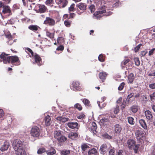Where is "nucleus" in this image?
<instances>
[{
    "mask_svg": "<svg viewBox=\"0 0 155 155\" xmlns=\"http://www.w3.org/2000/svg\"><path fill=\"white\" fill-rule=\"evenodd\" d=\"M12 146L16 155H26L24 146L22 142L18 139L14 140L12 143Z\"/></svg>",
    "mask_w": 155,
    "mask_h": 155,
    "instance_id": "obj_1",
    "label": "nucleus"
},
{
    "mask_svg": "<svg viewBox=\"0 0 155 155\" xmlns=\"http://www.w3.org/2000/svg\"><path fill=\"white\" fill-rule=\"evenodd\" d=\"M7 55L4 53H2L0 55V58L2 59L4 63L7 64L9 62H11L12 64L15 63V65H17L20 64V62L17 56H15L8 57L7 56Z\"/></svg>",
    "mask_w": 155,
    "mask_h": 155,
    "instance_id": "obj_2",
    "label": "nucleus"
},
{
    "mask_svg": "<svg viewBox=\"0 0 155 155\" xmlns=\"http://www.w3.org/2000/svg\"><path fill=\"white\" fill-rule=\"evenodd\" d=\"M54 137L59 142H63L66 140L67 138L63 136L60 130L55 131L54 133Z\"/></svg>",
    "mask_w": 155,
    "mask_h": 155,
    "instance_id": "obj_3",
    "label": "nucleus"
},
{
    "mask_svg": "<svg viewBox=\"0 0 155 155\" xmlns=\"http://www.w3.org/2000/svg\"><path fill=\"white\" fill-rule=\"evenodd\" d=\"M31 135L34 137H38L40 134L39 128L37 127H34L32 128L30 133Z\"/></svg>",
    "mask_w": 155,
    "mask_h": 155,
    "instance_id": "obj_4",
    "label": "nucleus"
},
{
    "mask_svg": "<svg viewBox=\"0 0 155 155\" xmlns=\"http://www.w3.org/2000/svg\"><path fill=\"white\" fill-rule=\"evenodd\" d=\"M76 6L78 8L77 12L78 14L80 15L82 12H81L79 10H78V8L81 10L84 11L86 10L87 5L84 3H80L77 5Z\"/></svg>",
    "mask_w": 155,
    "mask_h": 155,
    "instance_id": "obj_5",
    "label": "nucleus"
},
{
    "mask_svg": "<svg viewBox=\"0 0 155 155\" xmlns=\"http://www.w3.org/2000/svg\"><path fill=\"white\" fill-rule=\"evenodd\" d=\"M71 89L74 91H80L81 90L80 84L78 82H74L71 85Z\"/></svg>",
    "mask_w": 155,
    "mask_h": 155,
    "instance_id": "obj_6",
    "label": "nucleus"
},
{
    "mask_svg": "<svg viewBox=\"0 0 155 155\" xmlns=\"http://www.w3.org/2000/svg\"><path fill=\"white\" fill-rule=\"evenodd\" d=\"M55 22V20L50 17H47L44 22V24L48 25L50 26H52L54 25Z\"/></svg>",
    "mask_w": 155,
    "mask_h": 155,
    "instance_id": "obj_7",
    "label": "nucleus"
},
{
    "mask_svg": "<svg viewBox=\"0 0 155 155\" xmlns=\"http://www.w3.org/2000/svg\"><path fill=\"white\" fill-rule=\"evenodd\" d=\"M108 144L104 143L100 146L99 149L100 153L103 155L106 154L108 149Z\"/></svg>",
    "mask_w": 155,
    "mask_h": 155,
    "instance_id": "obj_8",
    "label": "nucleus"
},
{
    "mask_svg": "<svg viewBox=\"0 0 155 155\" xmlns=\"http://www.w3.org/2000/svg\"><path fill=\"white\" fill-rule=\"evenodd\" d=\"M127 144L128 147L130 149H136L137 146L135 144V141L133 140L129 139L127 142Z\"/></svg>",
    "mask_w": 155,
    "mask_h": 155,
    "instance_id": "obj_9",
    "label": "nucleus"
},
{
    "mask_svg": "<svg viewBox=\"0 0 155 155\" xmlns=\"http://www.w3.org/2000/svg\"><path fill=\"white\" fill-rule=\"evenodd\" d=\"M106 11L105 10H101L98 11H96L94 13V15L95 16V18H97L101 17L103 15V14L105 13Z\"/></svg>",
    "mask_w": 155,
    "mask_h": 155,
    "instance_id": "obj_10",
    "label": "nucleus"
},
{
    "mask_svg": "<svg viewBox=\"0 0 155 155\" xmlns=\"http://www.w3.org/2000/svg\"><path fill=\"white\" fill-rule=\"evenodd\" d=\"M38 12L40 13H44L46 10V8L44 5H38L36 7Z\"/></svg>",
    "mask_w": 155,
    "mask_h": 155,
    "instance_id": "obj_11",
    "label": "nucleus"
},
{
    "mask_svg": "<svg viewBox=\"0 0 155 155\" xmlns=\"http://www.w3.org/2000/svg\"><path fill=\"white\" fill-rule=\"evenodd\" d=\"M134 100V93H131L128 95L127 98V102L128 104H130L133 102Z\"/></svg>",
    "mask_w": 155,
    "mask_h": 155,
    "instance_id": "obj_12",
    "label": "nucleus"
},
{
    "mask_svg": "<svg viewBox=\"0 0 155 155\" xmlns=\"http://www.w3.org/2000/svg\"><path fill=\"white\" fill-rule=\"evenodd\" d=\"M68 137L71 139L76 140L78 138V135L76 133L71 132L69 134Z\"/></svg>",
    "mask_w": 155,
    "mask_h": 155,
    "instance_id": "obj_13",
    "label": "nucleus"
},
{
    "mask_svg": "<svg viewBox=\"0 0 155 155\" xmlns=\"http://www.w3.org/2000/svg\"><path fill=\"white\" fill-rule=\"evenodd\" d=\"M2 12L4 14H7L8 15H10L11 12L10 7L8 5H5L3 7Z\"/></svg>",
    "mask_w": 155,
    "mask_h": 155,
    "instance_id": "obj_14",
    "label": "nucleus"
},
{
    "mask_svg": "<svg viewBox=\"0 0 155 155\" xmlns=\"http://www.w3.org/2000/svg\"><path fill=\"white\" fill-rule=\"evenodd\" d=\"M68 126L71 129H78L79 127L78 123L76 122H68Z\"/></svg>",
    "mask_w": 155,
    "mask_h": 155,
    "instance_id": "obj_15",
    "label": "nucleus"
},
{
    "mask_svg": "<svg viewBox=\"0 0 155 155\" xmlns=\"http://www.w3.org/2000/svg\"><path fill=\"white\" fill-rule=\"evenodd\" d=\"M135 135L137 139H140L144 135L143 132L141 130H137L135 132Z\"/></svg>",
    "mask_w": 155,
    "mask_h": 155,
    "instance_id": "obj_16",
    "label": "nucleus"
},
{
    "mask_svg": "<svg viewBox=\"0 0 155 155\" xmlns=\"http://www.w3.org/2000/svg\"><path fill=\"white\" fill-rule=\"evenodd\" d=\"M56 119L59 121V123H64L68 120L69 119L68 118L65 117H58L56 118Z\"/></svg>",
    "mask_w": 155,
    "mask_h": 155,
    "instance_id": "obj_17",
    "label": "nucleus"
},
{
    "mask_svg": "<svg viewBox=\"0 0 155 155\" xmlns=\"http://www.w3.org/2000/svg\"><path fill=\"white\" fill-rule=\"evenodd\" d=\"M67 0H60L58 2V4L60 7H64L67 4Z\"/></svg>",
    "mask_w": 155,
    "mask_h": 155,
    "instance_id": "obj_18",
    "label": "nucleus"
},
{
    "mask_svg": "<svg viewBox=\"0 0 155 155\" xmlns=\"http://www.w3.org/2000/svg\"><path fill=\"white\" fill-rule=\"evenodd\" d=\"M88 154H93L94 155H98V149L93 148L88 152Z\"/></svg>",
    "mask_w": 155,
    "mask_h": 155,
    "instance_id": "obj_19",
    "label": "nucleus"
},
{
    "mask_svg": "<svg viewBox=\"0 0 155 155\" xmlns=\"http://www.w3.org/2000/svg\"><path fill=\"white\" fill-rule=\"evenodd\" d=\"M9 146V143L8 142H4V144L1 148V150L2 151L7 150L8 149Z\"/></svg>",
    "mask_w": 155,
    "mask_h": 155,
    "instance_id": "obj_20",
    "label": "nucleus"
},
{
    "mask_svg": "<svg viewBox=\"0 0 155 155\" xmlns=\"http://www.w3.org/2000/svg\"><path fill=\"white\" fill-rule=\"evenodd\" d=\"M45 124L47 126L50 125L51 123V118L49 115H47L45 117Z\"/></svg>",
    "mask_w": 155,
    "mask_h": 155,
    "instance_id": "obj_21",
    "label": "nucleus"
},
{
    "mask_svg": "<svg viewBox=\"0 0 155 155\" xmlns=\"http://www.w3.org/2000/svg\"><path fill=\"white\" fill-rule=\"evenodd\" d=\"M145 114L146 118L150 120L153 117L151 112L149 110H146L145 112Z\"/></svg>",
    "mask_w": 155,
    "mask_h": 155,
    "instance_id": "obj_22",
    "label": "nucleus"
},
{
    "mask_svg": "<svg viewBox=\"0 0 155 155\" xmlns=\"http://www.w3.org/2000/svg\"><path fill=\"white\" fill-rule=\"evenodd\" d=\"M139 122L141 127L144 129L147 130V127L146 123L144 120H140L139 121Z\"/></svg>",
    "mask_w": 155,
    "mask_h": 155,
    "instance_id": "obj_23",
    "label": "nucleus"
},
{
    "mask_svg": "<svg viewBox=\"0 0 155 155\" xmlns=\"http://www.w3.org/2000/svg\"><path fill=\"white\" fill-rule=\"evenodd\" d=\"M134 78V76L133 73H130L129 75L128 79V83H132Z\"/></svg>",
    "mask_w": 155,
    "mask_h": 155,
    "instance_id": "obj_24",
    "label": "nucleus"
},
{
    "mask_svg": "<svg viewBox=\"0 0 155 155\" xmlns=\"http://www.w3.org/2000/svg\"><path fill=\"white\" fill-rule=\"evenodd\" d=\"M56 153L55 150L53 148L51 147L47 151V153L48 155H53Z\"/></svg>",
    "mask_w": 155,
    "mask_h": 155,
    "instance_id": "obj_25",
    "label": "nucleus"
},
{
    "mask_svg": "<svg viewBox=\"0 0 155 155\" xmlns=\"http://www.w3.org/2000/svg\"><path fill=\"white\" fill-rule=\"evenodd\" d=\"M107 75L105 72H102L99 73V77L100 79L104 80L105 78Z\"/></svg>",
    "mask_w": 155,
    "mask_h": 155,
    "instance_id": "obj_26",
    "label": "nucleus"
},
{
    "mask_svg": "<svg viewBox=\"0 0 155 155\" xmlns=\"http://www.w3.org/2000/svg\"><path fill=\"white\" fill-rule=\"evenodd\" d=\"M122 130V128L120 125L119 124H116L115 126V131L116 133H120Z\"/></svg>",
    "mask_w": 155,
    "mask_h": 155,
    "instance_id": "obj_27",
    "label": "nucleus"
},
{
    "mask_svg": "<svg viewBox=\"0 0 155 155\" xmlns=\"http://www.w3.org/2000/svg\"><path fill=\"white\" fill-rule=\"evenodd\" d=\"M38 26L35 25H31L28 27V28L34 31H35L38 29Z\"/></svg>",
    "mask_w": 155,
    "mask_h": 155,
    "instance_id": "obj_28",
    "label": "nucleus"
},
{
    "mask_svg": "<svg viewBox=\"0 0 155 155\" xmlns=\"http://www.w3.org/2000/svg\"><path fill=\"white\" fill-rule=\"evenodd\" d=\"M91 130L94 132H96V130L97 128V125L95 123L92 122L91 124Z\"/></svg>",
    "mask_w": 155,
    "mask_h": 155,
    "instance_id": "obj_29",
    "label": "nucleus"
},
{
    "mask_svg": "<svg viewBox=\"0 0 155 155\" xmlns=\"http://www.w3.org/2000/svg\"><path fill=\"white\" fill-rule=\"evenodd\" d=\"M34 59L36 63H39L41 60V58L39 55L37 54H35L34 55Z\"/></svg>",
    "mask_w": 155,
    "mask_h": 155,
    "instance_id": "obj_30",
    "label": "nucleus"
},
{
    "mask_svg": "<svg viewBox=\"0 0 155 155\" xmlns=\"http://www.w3.org/2000/svg\"><path fill=\"white\" fill-rule=\"evenodd\" d=\"M128 122L130 124L133 125L134 124L135 122L133 118L131 117H129L127 118Z\"/></svg>",
    "mask_w": 155,
    "mask_h": 155,
    "instance_id": "obj_31",
    "label": "nucleus"
},
{
    "mask_svg": "<svg viewBox=\"0 0 155 155\" xmlns=\"http://www.w3.org/2000/svg\"><path fill=\"white\" fill-rule=\"evenodd\" d=\"M70 151L69 150H64L61 152V155H68L70 154Z\"/></svg>",
    "mask_w": 155,
    "mask_h": 155,
    "instance_id": "obj_32",
    "label": "nucleus"
},
{
    "mask_svg": "<svg viewBox=\"0 0 155 155\" xmlns=\"http://www.w3.org/2000/svg\"><path fill=\"white\" fill-rule=\"evenodd\" d=\"M85 115L82 113H80L77 115V117L80 119H83L85 117Z\"/></svg>",
    "mask_w": 155,
    "mask_h": 155,
    "instance_id": "obj_33",
    "label": "nucleus"
},
{
    "mask_svg": "<svg viewBox=\"0 0 155 155\" xmlns=\"http://www.w3.org/2000/svg\"><path fill=\"white\" fill-rule=\"evenodd\" d=\"M115 149L114 148H112L109 151V155H115Z\"/></svg>",
    "mask_w": 155,
    "mask_h": 155,
    "instance_id": "obj_34",
    "label": "nucleus"
},
{
    "mask_svg": "<svg viewBox=\"0 0 155 155\" xmlns=\"http://www.w3.org/2000/svg\"><path fill=\"white\" fill-rule=\"evenodd\" d=\"M131 110L134 113H136L138 110V107L136 105H133L131 108Z\"/></svg>",
    "mask_w": 155,
    "mask_h": 155,
    "instance_id": "obj_35",
    "label": "nucleus"
},
{
    "mask_svg": "<svg viewBox=\"0 0 155 155\" xmlns=\"http://www.w3.org/2000/svg\"><path fill=\"white\" fill-rule=\"evenodd\" d=\"M57 41L59 44H62L64 41V38L62 37H58L57 39Z\"/></svg>",
    "mask_w": 155,
    "mask_h": 155,
    "instance_id": "obj_36",
    "label": "nucleus"
},
{
    "mask_svg": "<svg viewBox=\"0 0 155 155\" xmlns=\"http://www.w3.org/2000/svg\"><path fill=\"white\" fill-rule=\"evenodd\" d=\"M135 64L137 66H139L140 65V61L138 58H135L134 59Z\"/></svg>",
    "mask_w": 155,
    "mask_h": 155,
    "instance_id": "obj_37",
    "label": "nucleus"
},
{
    "mask_svg": "<svg viewBox=\"0 0 155 155\" xmlns=\"http://www.w3.org/2000/svg\"><path fill=\"white\" fill-rule=\"evenodd\" d=\"M89 145L87 144H84L81 146V148L82 150L84 151L86 149L89 148Z\"/></svg>",
    "mask_w": 155,
    "mask_h": 155,
    "instance_id": "obj_38",
    "label": "nucleus"
},
{
    "mask_svg": "<svg viewBox=\"0 0 155 155\" xmlns=\"http://www.w3.org/2000/svg\"><path fill=\"white\" fill-rule=\"evenodd\" d=\"M47 36L50 38H54V34L53 33H51L47 31L46 32Z\"/></svg>",
    "mask_w": 155,
    "mask_h": 155,
    "instance_id": "obj_39",
    "label": "nucleus"
},
{
    "mask_svg": "<svg viewBox=\"0 0 155 155\" xmlns=\"http://www.w3.org/2000/svg\"><path fill=\"white\" fill-rule=\"evenodd\" d=\"M46 151L45 150L44 148H41L39 149L37 151V153L38 154H41L44 153Z\"/></svg>",
    "mask_w": 155,
    "mask_h": 155,
    "instance_id": "obj_40",
    "label": "nucleus"
},
{
    "mask_svg": "<svg viewBox=\"0 0 155 155\" xmlns=\"http://www.w3.org/2000/svg\"><path fill=\"white\" fill-rule=\"evenodd\" d=\"M98 58V60L101 62H103L104 61V57L102 54L99 56Z\"/></svg>",
    "mask_w": 155,
    "mask_h": 155,
    "instance_id": "obj_41",
    "label": "nucleus"
},
{
    "mask_svg": "<svg viewBox=\"0 0 155 155\" xmlns=\"http://www.w3.org/2000/svg\"><path fill=\"white\" fill-rule=\"evenodd\" d=\"M53 3V0H47L45 2V4L47 5L51 6Z\"/></svg>",
    "mask_w": 155,
    "mask_h": 155,
    "instance_id": "obj_42",
    "label": "nucleus"
},
{
    "mask_svg": "<svg viewBox=\"0 0 155 155\" xmlns=\"http://www.w3.org/2000/svg\"><path fill=\"white\" fill-rule=\"evenodd\" d=\"M75 5L74 4H71L70 6V7L69 8V11H72L74 12L75 10L74 8V6Z\"/></svg>",
    "mask_w": 155,
    "mask_h": 155,
    "instance_id": "obj_43",
    "label": "nucleus"
},
{
    "mask_svg": "<svg viewBox=\"0 0 155 155\" xmlns=\"http://www.w3.org/2000/svg\"><path fill=\"white\" fill-rule=\"evenodd\" d=\"M89 9L90 10L91 13L94 12L95 11V6L94 5H91L89 8Z\"/></svg>",
    "mask_w": 155,
    "mask_h": 155,
    "instance_id": "obj_44",
    "label": "nucleus"
},
{
    "mask_svg": "<svg viewBox=\"0 0 155 155\" xmlns=\"http://www.w3.org/2000/svg\"><path fill=\"white\" fill-rule=\"evenodd\" d=\"M74 107L79 110H82V108L81 105L78 103L75 104L74 105Z\"/></svg>",
    "mask_w": 155,
    "mask_h": 155,
    "instance_id": "obj_45",
    "label": "nucleus"
},
{
    "mask_svg": "<svg viewBox=\"0 0 155 155\" xmlns=\"http://www.w3.org/2000/svg\"><path fill=\"white\" fill-rule=\"evenodd\" d=\"M25 51L27 52H29L31 53V55L30 54V57H31V56H33V52L32 51V50L30 48H26Z\"/></svg>",
    "mask_w": 155,
    "mask_h": 155,
    "instance_id": "obj_46",
    "label": "nucleus"
},
{
    "mask_svg": "<svg viewBox=\"0 0 155 155\" xmlns=\"http://www.w3.org/2000/svg\"><path fill=\"white\" fill-rule=\"evenodd\" d=\"M71 23V21L68 20L65 21H64L65 25L67 27H69Z\"/></svg>",
    "mask_w": 155,
    "mask_h": 155,
    "instance_id": "obj_47",
    "label": "nucleus"
},
{
    "mask_svg": "<svg viewBox=\"0 0 155 155\" xmlns=\"http://www.w3.org/2000/svg\"><path fill=\"white\" fill-rule=\"evenodd\" d=\"M101 121L102 123L104 124H106L105 123H107L108 121V119L106 118H104L102 119L101 120Z\"/></svg>",
    "mask_w": 155,
    "mask_h": 155,
    "instance_id": "obj_48",
    "label": "nucleus"
},
{
    "mask_svg": "<svg viewBox=\"0 0 155 155\" xmlns=\"http://www.w3.org/2000/svg\"><path fill=\"white\" fill-rule=\"evenodd\" d=\"M83 102L87 106H88L90 103L89 101L86 99H84Z\"/></svg>",
    "mask_w": 155,
    "mask_h": 155,
    "instance_id": "obj_49",
    "label": "nucleus"
},
{
    "mask_svg": "<svg viewBox=\"0 0 155 155\" xmlns=\"http://www.w3.org/2000/svg\"><path fill=\"white\" fill-rule=\"evenodd\" d=\"M125 85V83L124 82L122 83L119 85L118 87V89L119 91H121L123 89L124 86Z\"/></svg>",
    "mask_w": 155,
    "mask_h": 155,
    "instance_id": "obj_50",
    "label": "nucleus"
},
{
    "mask_svg": "<svg viewBox=\"0 0 155 155\" xmlns=\"http://www.w3.org/2000/svg\"><path fill=\"white\" fill-rule=\"evenodd\" d=\"M119 111V107L118 106H117L114 109V114H117Z\"/></svg>",
    "mask_w": 155,
    "mask_h": 155,
    "instance_id": "obj_51",
    "label": "nucleus"
},
{
    "mask_svg": "<svg viewBox=\"0 0 155 155\" xmlns=\"http://www.w3.org/2000/svg\"><path fill=\"white\" fill-rule=\"evenodd\" d=\"M117 155H125V153L123 150H119L117 153Z\"/></svg>",
    "mask_w": 155,
    "mask_h": 155,
    "instance_id": "obj_52",
    "label": "nucleus"
},
{
    "mask_svg": "<svg viewBox=\"0 0 155 155\" xmlns=\"http://www.w3.org/2000/svg\"><path fill=\"white\" fill-rule=\"evenodd\" d=\"M142 45L141 44H140L137 45L135 48V51L136 52H137L138 50H139L140 47Z\"/></svg>",
    "mask_w": 155,
    "mask_h": 155,
    "instance_id": "obj_53",
    "label": "nucleus"
},
{
    "mask_svg": "<svg viewBox=\"0 0 155 155\" xmlns=\"http://www.w3.org/2000/svg\"><path fill=\"white\" fill-rule=\"evenodd\" d=\"M64 49V46L62 45H60L57 48V50L58 51L60 50L62 51Z\"/></svg>",
    "mask_w": 155,
    "mask_h": 155,
    "instance_id": "obj_54",
    "label": "nucleus"
},
{
    "mask_svg": "<svg viewBox=\"0 0 155 155\" xmlns=\"http://www.w3.org/2000/svg\"><path fill=\"white\" fill-rule=\"evenodd\" d=\"M147 51H142L141 52L140 55L142 56H144L147 53Z\"/></svg>",
    "mask_w": 155,
    "mask_h": 155,
    "instance_id": "obj_55",
    "label": "nucleus"
},
{
    "mask_svg": "<svg viewBox=\"0 0 155 155\" xmlns=\"http://www.w3.org/2000/svg\"><path fill=\"white\" fill-rule=\"evenodd\" d=\"M155 50V48H153L151 50L149 53V55L150 56L152 55L154 51Z\"/></svg>",
    "mask_w": 155,
    "mask_h": 155,
    "instance_id": "obj_56",
    "label": "nucleus"
},
{
    "mask_svg": "<svg viewBox=\"0 0 155 155\" xmlns=\"http://www.w3.org/2000/svg\"><path fill=\"white\" fill-rule=\"evenodd\" d=\"M4 114V113L3 110L2 109H0V117L3 116Z\"/></svg>",
    "mask_w": 155,
    "mask_h": 155,
    "instance_id": "obj_57",
    "label": "nucleus"
},
{
    "mask_svg": "<svg viewBox=\"0 0 155 155\" xmlns=\"http://www.w3.org/2000/svg\"><path fill=\"white\" fill-rule=\"evenodd\" d=\"M149 87L152 89H155V83L150 84L149 85Z\"/></svg>",
    "mask_w": 155,
    "mask_h": 155,
    "instance_id": "obj_58",
    "label": "nucleus"
},
{
    "mask_svg": "<svg viewBox=\"0 0 155 155\" xmlns=\"http://www.w3.org/2000/svg\"><path fill=\"white\" fill-rule=\"evenodd\" d=\"M6 38H8V39H9L10 40L12 39V36L10 34L6 35Z\"/></svg>",
    "mask_w": 155,
    "mask_h": 155,
    "instance_id": "obj_59",
    "label": "nucleus"
},
{
    "mask_svg": "<svg viewBox=\"0 0 155 155\" xmlns=\"http://www.w3.org/2000/svg\"><path fill=\"white\" fill-rule=\"evenodd\" d=\"M150 97L151 98V100L153 99L155 97V92L153 93L152 94L150 95Z\"/></svg>",
    "mask_w": 155,
    "mask_h": 155,
    "instance_id": "obj_60",
    "label": "nucleus"
},
{
    "mask_svg": "<svg viewBox=\"0 0 155 155\" xmlns=\"http://www.w3.org/2000/svg\"><path fill=\"white\" fill-rule=\"evenodd\" d=\"M4 3H3L2 1H0V8H3V7L5 6Z\"/></svg>",
    "mask_w": 155,
    "mask_h": 155,
    "instance_id": "obj_61",
    "label": "nucleus"
},
{
    "mask_svg": "<svg viewBox=\"0 0 155 155\" xmlns=\"http://www.w3.org/2000/svg\"><path fill=\"white\" fill-rule=\"evenodd\" d=\"M119 5V3L118 2H116L113 5V7H118Z\"/></svg>",
    "mask_w": 155,
    "mask_h": 155,
    "instance_id": "obj_62",
    "label": "nucleus"
},
{
    "mask_svg": "<svg viewBox=\"0 0 155 155\" xmlns=\"http://www.w3.org/2000/svg\"><path fill=\"white\" fill-rule=\"evenodd\" d=\"M75 16V14L73 13H71L70 14V17L71 18H73Z\"/></svg>",
    "mask_w": 155,
    "mask_h": 155,
    "instance_id": "obj_63",
    "label": "nucleus"
},
{
    "mask_svg": "<svg viewBox=\"0 0 155 155\" xmlns=\"http://www.w3.org/2000/svg\"><path fill=\"white\" fill-rule=\"evenodd\" d=\"M122 100V98L120 97V98H119V99L117 101V103L118 104L120 103V102Z\"/></svg>",
    "mask_w": 155,
    "mask_h": 155,
    "instance_id": "obj_64",
    "label": "nucleus"
}]
</instances>
